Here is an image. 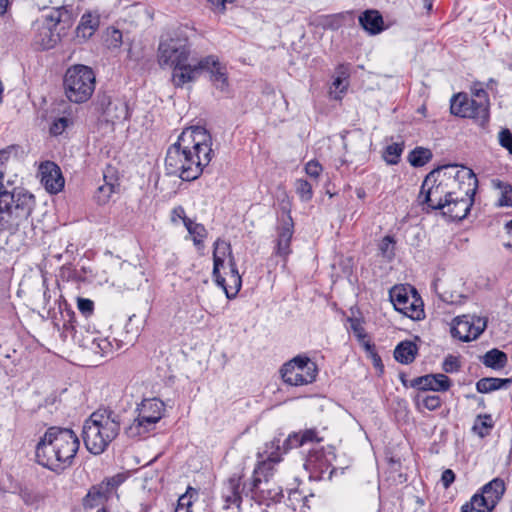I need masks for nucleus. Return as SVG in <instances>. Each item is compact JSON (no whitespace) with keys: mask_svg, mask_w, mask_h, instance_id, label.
Instances as JSON below:
<instances>
[{"mask_svg":"<svg viewBox=\"0 0 512 512\" xmlns=\"http://www.w3.org/2000/svg\"><path fill=\"white\" fill-rule=\"evenodd\" d=\"M213 156L211 134L202 126H193L185 129L168 148L165 169L167 174L183 181H194L201 176Z\"/></svg>","mask_w":512,"mask_h":512,"instance_id":"f257e3e1","label":"nucleus"},{"mask_svg":"<svg viewBox=\"0 0 512 512\" xmlns=\"http://www.w3.org/2000/svg\"><path fill=\"white\" fill-rule=\"evenodd\" d=\"M17 151L16 145L0 150V231L25 234V229L33 226L31 214L35 206V197L23 187L8 190L3 183L7 163L11 155Z\"/></svg>","mask_w":512,"mask_h":512,"instance_id":"f03ea898","label":"nucleus"},{"mask_svg":"<svg viewBox=\"0 0 512 512\" xmlns=\"http://www.w3.org/2000/svg\"><path fill=\"white\" fill-rule=\"evenodd\" d=\"M79 447V438L72 429L51 426L35 447V461L42 467L61 474L73 465Z\"/></svg>","mask_w":512,"mask_h":512,"instance_id":"7ed1b4c3","label":"nucleus"},{"mask_svg":"<svg viewBox=\"0 0 512 512\" xmlns=\"http://www.w3.org/2000/svg\"><path fill=\"white\" fill-rule=\"evenodd\" d=\"M198 59L191 55V45L186 36L181 33L163 36L158 47V62L160 66L173 69L172 82L175 87H183L193 82L190 70Z\"/></svg>","mask_w":512,"mask_h":512,"instance_id":"20e7f679","label":"nucleus"},{"mask_svg":"<svg viewBox=\"0 0 512 512\" xmlns=\"http://www.w3.org/2000/svg\"><path fill=\"white\" fill-rule=\"evenodd\" d=\"M121 422V416L111 409L93 412L84 422L82 430L87 450L94 455L102 454L118 436Z\"/></svg>","mask_w":512,"mask_h":512,"instance_id":"39448f33","label":"nucleus"},{"mask_svg":"<svg viewBox=\"0 0 512 512\" xmlns=\"http://www.w3.org/2000/svg\"><path fill=\"white\" fill-rule=\"evenodd\" d=\"M59 310L63 338L70 337L80 347L101 357L114 351V343L119 347L115 338L111 340L109 337H103L99 331H91L84 326H78L75 311L68 306L66 301L59 304Z\"/></svg>","mask_w":512,"mask_h":512,"instance_id":"423d86ee","label":"nucleus"},{"mask_svg":"<svg viewBox=\"0 0 512 512\" xmlns=\"http://www.w3.org/2000/svg\"><path fill=\"white\" fill-rule=\"evenodd\" d=\"M96 75L93 69L83 64L69 67L63 78L67 99L76 104L87 102L95 91Z\"/></svg>","mask_w":512,"mask_h":512,"instance_id":"0eeeda50","label":"nucleus"},{"mask_svg":"<svg viewBox=\"0 0 512 512\" xmlns=\"http://www.w3.org/2000/svg\"><path fill=\"white\" fill-rule=\"evenodd\" d=\"M455 178H468L469 181H472V183H469V186L472 185V187H469L465 191V196H455L456 193L453 192L452 197L444 200V210H442V214L448 216L453 221H461L467 217L473 205L478 180L471 169L457 171Z\"/></svg>","mask_w":512,"mask_h":512,"instance_id":"6e6552de","label":"nucleus"},{"mask_svg":"<svg viewBox=\"0 0 512 512\" xmlns=\"http://www.w3.org/2000/svg\"><path fill=\"white\" fill-rule=\"evenodd\" d=\"M442 168L430 171L422 182L418 202L423 211L444 210V200L452 197L453 192L447 191L446 186L438 179Z\"/></svg>","mask_w":512,"mask_h":512,"instance_id":"1a4fd4ad","label":"nucleus"},{"mask_svg":"<svg viewBox=\"0 0 512 512\" xmlns=\"http://www.w3.org/2000/svg\"><path fill=\"white\" fill-rule=\"evenodd\" d=\"M72 20V14L66 7L53 9L49 14L43 16V21L38 26L34 37L35 44L42 50L54 48L60 41V33L56 32V27L60 23L69 25Z\"/></svg>","mask_w":512,"mask_h":512,"instance_id":"9d476101","label":"nucleus"},{"mask_svg":"<svg viewBox=\"0 0 512 512\" xmlns=\"http://www.w3.org/2000/svg\"><path fill=\"white\" fill-rule=\"evenodd\" d=\"M389 298L395 310L408 318L421 320L425 317L423 301L415 288L395 285L389 291Z\"/></svg>","mask_w":512,"mask_h":512,"instance_id":"9b49d317","label":"nucleus"},{"mask_svg":"<svg viewBox=\"0 0 512 512\" xmlns=\"http://www.w3.org/2000/svg\"><path fill=\"white\" fill-rule=\"evenodd\" d=\"M190 72L193 77V82L196 81L200 74L207 72L209 73L210 81L217 90L221 92L228 90L229 83L226 66L222 64L215 55L199 58L195 62V65H193V70H190Z\"/></svg>","mask_w":512,"mask_h":512,"instance_id":"f8f14e48","label":"nucleus"},{"mask_svg":"<svg viewBox=\"0 0 512 512\" xmlns=\"http://www.w3.org/2000/svg\"><path fill=\"white\" fill-rule=\"evenodd\" d=\"M335 458L336 456L331 450L322 448L310 451L304 463L309 478L316 481L331 479L335 471L333 466Z\"/></svg>","mask_w":512,"mask_h":512,"instance_id":"ddd939ff","label":"nucleus"},{"mask_svg":"<svg viewBox=\"0 0 512 512\" xmlns=\"http://www.w3.org/2000/svg\"><path fill=\"white\" fill-rule=\"evenodd\" d=\"M126 477L122 473L105 478L101 483L93 485L86 496L83 498V507L85 509H93L103 506L113 494L116 493L118 487L125 481Z\"/></svg>","mask_w":512,"mask_h":512,"instance_id":"4468645a","label":"nucleus"},{"mask_svg":"<svg viewBox=\"0 0 512 512\" xmlns=\"http://www.w3.org/2000/svg\"><path fill=\"white\" fill-rule=\"evenodd\" d=\"M95 108L101 113L104 120L114 124L117 121L128 119L127 103L121 98H112L106 92H99L95 101Z\"/></svg>","mask_w":512,"mask_h":512,"instance_id":"2eb2a0df","label":"nucleus"},{"mask_svg":"<svg viewBox=\"0 0 512 512\" xmlns=\"http://www.w3.org/2000/svg\"><path fill=\"white\" fill-rule=\"evenodd\" d=\"M456 325L451 328V335L463 342L477 339L487 327V318L479 316H462L456 319Z\"/></svg>","mask_w":512,"mask_h":512,"instance_id":"dca6fc26","label":"nucleus"},{"mask_svg":"<svg viewBox=\"0 0 512 512\" xmlns=\"http://www.w3.org/2000/svg\"><path fill=\"white\" fill-rule=\"evenodd\" d=\"M476 108V102L474 99L469 97L467 93L460 92L455 94L450 100V112L454 116L460 118L473 119L476 124L482 128H486L489 121H483V118H479L478 110Z\"/></svg>","mask_w":512,"mask_h":512,"instance_id":"f3484780","label":"nucleus"},{"mask_svg":"<svg viewBox=\"0 0 512 512\" xmlns=\"http://www.w3.org/2000/svg\"><path fill=\"white\" fill-rule=\"evenodd\" d=\"M452 385L451 379L445 374H427L414 378L409 382V386L420 392L434 391L445 392Z\"/></svg>","mask_w":512,"mask_h":512,"instance_id":"a211bd4d","label":"nucleus"},{"mask_svg":"<svg viewBox=\"0 0 512 512\" xmlns=\"http://www.w3.org/2000/svg\"><path fill=\"white\" fill-rule=\"evenodd\" d=\"M241 477L237 475L231 476L227 481L223 483L221 497L223 499V508L229 512H238L242 502L240 491Z\"/></svg>","mask_w":512,"mask_h":512,"instance_id":"6ab92c4d","label":"nucleus"},{"mask_svg":"<svg viewBox=\"0 0 512 512\" xmlns=\"http://www.w3.org/2000/svg\"><path fill=\"white\" fill-rule=\"evenodd\" d=\"M41 183L51 194H57L64 188L65 180L60 168L51 161L40 165Z\"/></svg>","mask_w":512,"mask_h":512,"instance_id":"aec40b11","label":"nucleus"},{"mask_svg":"<svg viewBox=\"0 0 512 512\" xmlns=\"http://www.w3.org/2000/svg\"><path fill=\"white\" fill-rule=\"evenodd\" d=\"M243 492L245 496L250 497L259 504L265 503L269 505V502L277 503L283 498V491L278 486L270 487V485L259 484L257 487H252V485L245 483L243 485Z\"/></svg>","mask_w":512,"mask_h":512,"instance_id":"412c9836","label":"nucleus"},{"mask_svg":"<svg viewBox=\"0 0 512 512\" xmlns=\"http://www.w3.org/2000/svg\"><path fill=\"white\" fill-rule=\"evenodd\" d=\"M294 233L293 219L288 212L282 217L280 225L277 228V245L276 254L281 257H286L290 254V243Z\"/></svg>","mask_w":512,"mask_h":512,"instance_id":"4be33fe9","label":"nucleus"},{"mask_svg":"<svg viewBox=\"0 0 512 512\" xmlns=\"http://www.w3.org/2000/svg\"><path fill=\"white\" fill-rule=\"evenodd\" d=\"M161 420L155 416H147L138 412L133 422L125 428V434L129 438H141L155 429L156 424Z\"/></svg>","mask_w":512,"mask_h":512,"instance_id":"5701e85b","label":"nucleus"},{"mask_svg":"<svg viewBox=\"0 0 512 512\" xmlns=\"http://www.w3.org/2000/svg\"><path fill=\"white\" fill-rule=\"evenodd\" d=\"M278 463L279 462L270 461L266 458H258V464L253 471L252 479L246 484L252 485V487H257L259 484L268 486L270 478L273 477L275 473V465Z\"/></svg>","mask_w":512,"mask_h":512,"instance_id":"b1692460","label":"nucleus"},{"mask_svg":"<svg viewBox=\"0 0 512 512\" xmlns=\"http://www.w3.org/2000/svg\"><path fill=\"white\" fill-rule=\"evenodd\" d=\"M226 251H228L229 254L232 252L230 244L217 239L214 243L212 275L216 284L220 287H224L225 282V278L220 273V268L224 265V256Z\"/></svg>","mask_w":512,"mask_h":512,"instance_id":"393cba45","label":"nucleus"},{"mask_svg":"<svg viewBox=\"0 0 512 512\" xmlns=\"http://www.w3.org/2000/svg\"><path fill=\"white\" fill-rule=\"evenodd\" d=\"M100 24V18L98 14L91 12L84 13L81 20L76 27V38L80 42H84L91 38L95 31L98 29Z\"/></svg>","mask_w":512,"mask_h":512,"instance_id":"a878e982","label":"nucleus"},{"mask_svg":"<svg viewBox=\"0 0 512 512\" xmlns=\"http://www.w3.org/2000/svg\"><path fill=\"white\" fill-rule=\"evenodd\" d=\"M360 26L370 35H377L384 30L382 15L377 10H366L358 18Z\"/></svg>","mask_w":512,"mask_h":512,"instance_id":"bb28decb","label":"nucleus"},{"mask_svg":"<svg viewBox=\"0 0 512 512\" xmlns=\"http://www.w3.org/2000/svg\"><path fill=\"white\" fill-rule=\"evenodd\" d=\"M283 381L291 386H303L311 384L316 380L317 375L312 373H305L304 371L296 370L282 366L280 369Z\"/></svg>","mask_w":512,"mask_h":512,"instance_id":"cd10ccee","label":"nucleus"},{"mask_svg":"<svg viewBox=\"0 0 512 512\" xmlns=\"http://www.w3.org/2000/svg\"><path fill=\"white\" fill-rule=\"evenodd\" d=\"M472 99L476 102V110H478L479 118L483 121H490V100L488 92L480 86L479 83L475 84L472 89Z\"/></svg>","mask_w":512,"mask_h":512,"instance_id":"c85d7f7f","label":"nucleus"},{"mask_svg":"<svg viewBox=\"0 0 512 512\" xmlns=\"http://www.w3.org/2000/svg\"><path fill=\"white\" fill-rule=\"evenodd\" d=\"M481 490L482 494L490 501V504L496 507L505 494L506 484L503 479L496 477L483 485Z\"/></svg>","mask_w":512,"mask_h":512,"instance_id":"c756f323","label":"nucleus"},{"mask_svg":"<svg viewBox=\"0 0 512 512\" xmlns=\"http://www.w3.org/2000/svg\"><path fill=\"white\" fill-rule=\"evenodd\" d=\"M281 437H284L283 433L277 434L271 441L266 442L263 450L257 453V457L266 458L274 462H281L282 456L285 454L281 447Z\"/></svg>","mask_w":512,"mask_h":512,"instance_id":"7c9ffc66","label":"nucleus"},{"mask_svg":"<svg viewBox=\"0 0 512 512\" xmlns=\"http://www.w3.org/2000/svg\"><path fill=\"white\" fill-rule=\"evenodd\" d=\"M104 184L100 185L95 193V199L98 204L104 205L106 204L113 193H117L120 188V184L117 183V180L114 179L113 176H109L104 173L103 176Z\"/></svg>","mask_w":512,"mask_h":512,"instance_id":"2f4dec72","label":"nucleus"},{"mask_svg":"<svg viewBox=\"0 0 512 512\" xmlns=\"http://www.w3.org/2000/svg\"><path fill=\"white\" fill-rule=\"evenodd\" d=\"M418 354L417 345L409 340L398 343L394 350V358L401 364L408 365L412 363Z\"/></svg>","mask_w":512,"mask_h":512,"instance_id":"473e14b6","label":"nucleus"},{"mask_svg":"<svg viewBox=\"0 0 512 512\" xmlns=\"http://www.w3.org/2000/svg\"><path fill=\"white\" fill-rule=\"evenodd\" d=\"M512 383V378L484 377L476 382L478 393L486 394L496 390L506 389Z\"/></svg>","mask_w":512,"mask_h":512,"instance_id":"72a5a7b5","label":"nucleus"},{"mask_svg":"<svg viewBox=\"0 0 512 512\" xmlns=\"http://www.w3.org/2000/svg\"><path fill=\"white\" fill-rule=\"evenodd\" d=\"M494 509L495 507L490 504V501L482 494L480 489L471 497L469 502L462 505L461 512H492Z\"/></svg>","mask_w":512,"mask_h":512,"instance_id":"f704fd0d","label":"nucleus"},{"mask_svg":"<svg viewBox=\"0 0 512 512\" xmlns=\"http://www.w3.org/2000/svg\"><path fill=\"white\" fill-rule=\"evenodd\" d=\"M480 361L487 367L493 370L503 369L508 361L507 354L497 348L487 351L480 357Z\"/></svg>","mask_w":512,"mask_h":512,"instance_id":"c9c22d12","label":"nucleus"},{"mask_svg":"<svg viewBox=\"0 0 512 512\" xmlns=\"http://www.w3.org/2000/svg\"><path fill=\"white\" fill-rule=\"evenodd\" d=\"M137 412L147 416H155L163 418L165 412V404L158 398L144 399L137 407Z\"/></svg>","mask_w":512,"mask_h":512,"instance_id":"e433bc0d","label":"nucleus"},{"mask_svg":"<svg viewBox=\"0 0 512 512\" xmlns=\"http://www.w3.org/2000/svg\"><path fill=\"white\" fill-rule=\"evenodd\" d=\"M284 367H288L291 369L302 370L305 373H318V368L315 362H313L309 357L304 355H298L291 359L290 361L283 364Z\"/></svg>","mask_w":512,"mask_h":512,"instance_id":"4c0bfd02","label":"nucleus"},{"mask_svg":"<svg viewBox=\"0 0 512 512\" xmlns=\"http://www.w3.org/2000/svg\"><path fill=\"white\" fill-rule=\"evenodd\" d=\"M494 428V421L491 414H479L472 426V432L480 438L487 437Z\"/></svg>","mask_w":512,"mask_h":512,"instance_id":"58836bf2","label":"nucleus"},{"mask_svg":"<svg viewBox=\"0 0 512 512\" xmlns=\"http://www.w3.org/2000/svg\"><path fill=\"white\" fill-rule=\"evenodd\" d=\"M433 157L430 149L421 146L415 147L408 155V162L413 167H422Z\"/></svg>","mask_w":512,"mask_h":512,"instance_id":"ea45409f","label":"nucleus"},{"mask_svg":"<svg viewBox=\"0 0 512 512\" xmlns=\"http://www.w3.org/2000/svg\"><path fill=\"white\" fill-rule=\"evenodd\" d=\"M404 150V143H392L388 145L383 152V158L389 165H396L399 163L401 155Z\"/></svg>","mask_w":512,"mask_h":512,"instance_id":"a19ab883","label":"nucleus"},{"mask_svg":"<svg viewBox=\"0 0 512 512\" xmlns=\"http://www.w3.org/2000/svg\"><path fill=\"white\" fill-rule=\"evenodd\" d=\"M414 401L418 410H420L421 407H424L429 411H434L442 404V400L438 395L422 396L420 393L416 395Z\"/></svg>","mask_w":512,"mask_h":512,"instance_id":"79ce46f5","label":"nucleus"},{"mask_svg":"<svg viewBox=\"0 0 512 512\" xmlns=\"http://www.w3.org/2000/svg\"><path fill=\"white\" fill-rule=\"evenodd\" d=\"M295 191L302 202H308L313 198V184L306 179H296Z\"/></svg>","mask_w":512,"mask_h":512,"instance_id":"37998d69","label":"nucleus"},{"mask_svg":"<svg viewBox=\"0 0 512 512\" xmlns=\"http://www.w3.org/2000/svg\"><path fill=\"white\" fill-rule=\"evenodd\" d=\"M395 248H396V241L393 236L386 235L379 243L378 249L380 252V255L388 260L391 261L395 257Z\"/></svg>","mask_w":512,"mask_h":512,"instance_id":"c03bdc74","label":"nucleus"},{"mask_svg":"<svg viewBox=\"0 0 512 512\" xmlns=\"http://www.w3.org/2000/svg\"><path fill=\"white\" fill-rule=\"evenodd\" d=\"M496 186L501 190V195L497 201V206L512 207V186L500 180L497 181Z\"/></svg>","mask_w":512,"mask_h":512,"instance_id":"a18cd8bd","label":"nucleus"},{"mask_svg":"<svg viewBox=\"0 0 512 512\" xmlns=\"http://www.w3.org/2000/svg\"><path fill=\"white\" fill-rule=\"evenodd\" d=\"M105 43L108 48H119L123 43L122 32L115 27H108L105 33Z\"/></svg>","mask_w":512,"mask_h":512,"instance_id":"49530a36","label":"nucleus"},{"mask_svg":"<svg viewBox=\"0 0 512 512\" xmlns=\"http://www.w3.org/2000/svg\"><path fill=\"white\" fill-rule=\"evenodd\" d=\"M189 234L193 237L194 245L200 249L202 248L204 239L207 236V230L203 224H197L190 229Z\"/></svg>","mask_w":512,"mask_h":512,"instance_id":"de8ad7c7","label":"nucleus"},{"mask_svg":"<svg viewBox=\"0 0 512 512\" xmlns=\"http://www.w3.org/2000/svg\"><path fill=\"white\" fill-rule=\"evenodd\" d=\"M230 281L232 285L229 288L226 285V281L224 282V287L221 288L224 290L228 299H233L241 289L242 279L241 276L230 275Z\"/></svg>","mask_w":512,"mask_h":512,"instance_id":"09e8293b","label":"nucleus"},{"mask_svg":"<svg viewBox=\"0 0 512 512\" xmlns=\"http://www.w3.org/2000/svg\"><path fill=\"white\" fill-rule=\"evenodd\" d=\"M302 446L299 439V433H291L286 438L281 437V447L283 453H288L291 449Z\"/></svg>","mask_w":512,"mask_h":512,"instance_id":"8fccbe9b","label":"nucleus"},{"mask_svg":"<svg viewBox=\"0 0 512 512\" xmlns=\"http://www.w3.org/2000/svg\"><path fill=\"white\" fill-rule=\"evenodd\" d=\"M70 120L67 117L56 118L50 126V134L53 136L61 135L69 126Z\"/></svg>","mask_w":512,"mask_h":512,"instance_id":"3c124183","label":"nucleus"},{"mask_svg":"<svg viewBox=\"0 0 512 512\" xmlns=\"http://www.w3.org/2000/svg\"><path fill=\"white\" fill-rule=\"evenodd\" d=\"M77 308L85 318H88L94 312V302L91 299L79 297L77 299Z\"/></svg>","mask_w":512,"mask_h":512,"instance_id":"603ef678","label":"nucleus"},{"mask_svg":"<svg viewBox=\"0 0 512 512\" xmlns=\"http://www.w3.org/2000/svg\"><path fill=\"white\" fill-rule=\"evenodd\" d=\"M299 433V439L301 441L302 446L309 442H321L322 438L319 437L318 431L315 428L306 429L303 432Z\"/></svg>","mask_w":512,"mask_h":512,"instance_id":"864d4df0","label":"nucleus"},{"mask_svg":"<svg viewBox=\"0 0 512 512\" xmlns=\"http://www.w3.org/2000/svg\"><path fill=\"white\" fill-rule=\"evenodd\" d=\"M442 368L446 373L458 372L460 369V362L457 357L448 355L443 361Z\"/></svg>","mask_w":512,"mask_h":512,"instance_id":"5fc2aeb1","label":"nucleus"},{"mask_svg":"<svg viewBox=\"0 0 512 512\" xmlns=\"http://www.w3.org/2000/svg\"><path fill=\"white\" fill-rule=\"evenodd\" d=\"M332 86L335 88V93L333 95V98L335 100H341L343 95L346 93L349 82H345L342 79L334 77V80L332 82Z\"/></svg>","mask_w":512,"mask_h":512,"instance_id":"6e6d98bb","label":"nucleus"},{"mask_svg":"<svg viewBox=\"0 0 512 512\" xmlns=\"http://www.w3.org/2000/svg\"><path fill=\"white\" fill-rule=\"evenodd\" d=\"M499 143L512 154V133L509 129L504 128L499 132Z\"/></svg>","mask_w":512,"mask_h":512,"instance_id":"4d7b16f0","label":"nucleus"},{"mask_svg":"<svg viewBox=\"0 0 512 512\" xmlns=\"http://www.w3.org/2000/svg\"><path fill=\"white\" fill-rule=\"evenodd\" d=\"M191 507V496L187 492L179 497L175 512H192Z\"/></svg>","mask_w":512,"mask_h":512,"instance_id":"13d9d810","label":"nucleus"},{"mask_svg":"<svg viewBox=\"0 0 512 512\" xmlns=\"http://www.w3.org/2000/svg\"><path fill=\"white\" fill-rule=\"evenodd\" d=\"M322 170L323 168L321 164L315 160H310L305 165V172L307 173L308 176L312 177L315 180L319 177Z\"/></svg>","mask_w":512,"mask_h":512,"instance_id":"bf43d9fd","label":"nucleus"},{"mask_svg":"<svg viewBox=\"0 0 512 512\" xmlns=\"http://www.w3.org/2000/svg\"><path fill=\"white\" fill-rule=\"evenodd\" d=\"M351 73V65L349 63L339 64L335 68V77L344 80L345 82H349L348 79Z\"/></svg>","mask_w":512,"mask_h":512,"instance_id":"052dcab7","label":"nucleus"},{"mask_svg":"<svg viewBox=\"0 0 512 512\" xmlns=\"http://www.w3.org/2000/svg\"><path fill=\"white\" fill-rule=\"evenodd\" d=\"M456 475L453 470L446 469L442 472L441 475V483L444 488L450 487V485L455 481Z\"/></svg>","mask_w":512,"mask_h":512,"instance_id":"680f3d73","label":"nucleus"},{"mask_svg":"<svg viewBox=\"0 0 512 512\" xmlns=\"http://www.w3.org/2000/svg\"><path fill=\"white\" fill-rule=\"evenodd\" d=\"M236 0H208V2L213 6V9L221 14H224L226 11V5L228 3H234Z\"/></svg>","mask_w":512,"mask_h":512,"instance_id":"e2e57ef3","label":"nucleus"},{"mask_svg":"<svg viewBox=\"0 0 512 512\" xmlns=\"http://www.w3.org/2000/svg\"><path fill=\"white\" fill-rule=\"evenodd\" d=\"M180 212L182 216V221L185 226V228L190 232V229H192L193 226L197 225L198 223L193 222L189 217L186 216L184 208L179 206L173 210V213Z\"/></svg>","mask_w":512,"mask_h":512,"instance_id":"0e129e2a","label":"nucleus"},{"mask_svg":"<svg viewBox=\"0 0 512 512\" xmlns=\"http://www.w3.org/2000/svg\"><path fill=\"white\" fill-rule=\"evenodd\" d=\"M229 269H230V275L240 276L239 272H238V269H237V265H236L235 259H234L233 255H232V252H230Z\"/></svg>","mask_w":512,"mask_h":512,"instance_id":"69168bd1","label":"nucleus"},{"mask_svg":"<svg viewBox=\"0 0 512 512\" xmlns=\"http://www.w3.org/2000/svg\"><path fill=\"white\" fill-rule=\"evenodd\" d=\"M373 360H374V367H375V368H377V369H379V370H380V372H383V370H384V366H383V364H382V361H381L380 356H379V355H377V354H374V356H373Z\"/></svg>","mask_w":512,"mask_h":512,"instance_id":"338daca9","label":"nucleus"},{"mask_svg":"<svg viewBox=\"0 0 512 512\" xmlns=\"http://www.w3.org/2000/svg\"><path fill=\"white\" fill-rule=\"evenodd\" d=\"M8 0H0V16L6 12Z\"/></svg>","mask_w":512,"mask_h":512,"instance_id":"774afa93","label":"nucleus"}]
</instances>
